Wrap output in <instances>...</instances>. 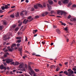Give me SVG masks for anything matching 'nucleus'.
I'll return each mask as SVG.
<instances>
[{"label": "nucleus", "mask_w": 76, "mask_h": 76, "mask_svg": "<svg viewBox=\"0 0 76 76\" xmlns=\"http://www.w3.org/2000/svg\"><path fill=\"white\" fill-rule=\"evenodd\" d=\"M59 65L61 67H62V64H59Z\"/></svg>", "instance_id": "nucleus-57"}, {"label": "nucleus", "mask_w": 76, "mask_h": 76, "mask_svg": "<svg viewBox=\"0 0 76 76\" xmlns=\"http://www.w3.org/2000/svg\"><path fill=\"white\" fill-rule=\"evenodd\" d=\"M22 24V22H20V23L18 24V26H21V25Z\"/></svg>", "instance_id": "nucleus-37"}, {"label": "nucleus", "mask_w": 76, "mask_h": 76, "mask_svg": "<svg viewBox=\"0 0 76 76\" xmlns=\"http://www.w3.org/2000/svg\"><path fill=\"white\" fill-rule=\"evenodd\" d=\"M10 17H11V18H13L15 17V15H10Z\"/></svg>", "instance_id": "nucleus-31"}, {"label": "nucleus", "mask_w": 76, "mask_h": 76, "mask_svg": "<svg viewBox=\"0 0 76 76\" xmlns=\"http://www.w3.org/2000/svg\"><path fill=\"white\" fill-rule=\"evenodd\" d=\"M61 25H63L64 26H66V23H62Z\"/></svg>", "instance_id": "nucleus-40"}, {"label": "nucleus", "mask_w": 76, "mask_h": 76, "mask_svg": "<svg viewBox=\"0 0 76 76\" xmlns=\"http://www.w3.org/2000/svg\"><path fill=\"white\" fill-rule=\"evenodd\" d=\"M28 67V69L30 70L31 73L32 74V75H34V74H35V72H34V70L32 69V68H31V66L30 65Z\"/></svg>", "instance_id": "nucleus-1"}, {"label": "nucleus", "mask_w": 76, "mask_h": 76, "mask_svg": "<svg viewBox=\"0 0 76 76\" xmlns=\"http://www.w3.org/2000/svg\"><path fill=\"white\" fill-rule=\"evenodd\" d=\"M18 51H20V53L22 54V48H21L20 49V48H19Z\"/></svg>", "instance_id": "nucleus-12"}, {"label": "nucleus", "mask_w": 76, "mask_h": 76, "mask_svg": "<svg viewBox=\"0 0 76 76\" xmlns=\"http://www.w3.org/2000/svg\"><path fill=\"white\" fill-rule=\"evenodd\" d=\"M19 16V12H17L16 14L15 15V16L16 17H18Z\"/></svg>", "instance_id": "nucleus-17"}, {"label": "nucleus", "mask_w": 76, "mask_h": 76, "mask_svg": "<svg viewBox=\"0 0 76 76\" xmlns=\"http://www.w3.org/2000/svg\"><path fill=\"white\" fill-rule=\"evenodd\" d=\"M25 12V11H22V12L20 13V16H23L24 15V14L23 13V12Z\"/></svg>", "instance_id": "nucleus-14"}, {"label": "nucleus", "mask_w": 76, "mask_h": 76, "mask_svg": "<svg viewBox=\"0 0 76 76\" xmlns=\"http://www.w3.org/2000/svg\"><path fill=\"white\" fill-rule=\"evenodd\" d=\"M1 8L2 10H4L5 9V7L4 6H2L1 7Z\"/></svg>", "instance_id": "nucleus-24"}, {"label": "nucleus", "mask_w": 76, "mask_h": 76, "mask_svg": "<svg viewBox=\"0 0 76 76\" xmlns=\"http://www.w3.org/2000/svg\"><path fill=\"white\" fill-rule=\"evenodd\" d=\"M64 74H65L66 75H67V76H72V74H68V72L67 71H66L65 72H64Z\"/></svg>", "instance_id": "nucleus-5"}, {"label": "nucleus", "mask_w": 76, "mask_h": 76, "mask_svg": "<svg viewBox=\"0 0 76 76\" xmlns=\"http://www.w3.org/2000/svg\"><path fill=\"white\" fill-rule=\"evenodd\" d=\"M56 31L58 34H60V29H58L56 30Z\"/></svg>", "instance_id": "nucleus-13"}, {"label": "nucleus", "mask_w": 76, "mask_h": 76, "mask_svg": "<svg viewBox=\"0 0 76 76\" xmlns=\"http://www.w3.org/2000/svg\"><path fill=\"white\" fill-rule=\"evenodd\" d=\"M47 6L48 8V10H49V11H50V10L51 9V6L49 5L48 4H47Z\"/></svg>", "instance_id": "nucleus-7"}, {"label": "nucleus", "mask_w": 76, "mask_h": 76, "mask_svg": "<svg viewBox=\"0 0 76 76\" xmlns=\"http://www.w3.org/2000/svg\"><path fill=\"white\" fill-rule=\"evenodd\" d=\"M68 23L69 24V25H73V23H69V22H68Z\"/></svg>", "instance_id": "nucleus-49"}, {"label": "nucleus", "mask_w": 76, "mask_h": 76, "mask_svg": "<svg viewBox=\"0 0 76 76\" xmlns=\"http://www.w3.org/2000/svg\"><path fill=\"white\" fill-rule=\"evenodd\" d=\"M3 37L4 38L5 41H6L8 39V38H7V36L6 35H4Z\"/></svg>", "instance_id": "nucleus-10"}, {"label": "nucleus", "mask_w": 76, "mask_h": 76, "mask_svg": "<svg viewBox=\"0 0 76 76\" xmlns=\"http://www.w3.org/2000/svg\"><path fill=\"white\" fill-rule=\"evenodd\" d=\"M63 13H64V15H66L67 14V13L65 12H63Z\"/></svg>", "instance_id": "nucleus-41"}, {"label": "nucleus", "mask_w": 76, "mask_h": 76, "mask_svg": "<svg viewBox=\"0 0 76 76\" xmlns=\"http://www.w3.org/2000/svg\"><path fill=\"white\" fill-rule=\"evenodd\" d=\"M70 20L72 22L73 21V18H71L70 19Z\"/></svg>", "instance_id": "nucleus-48"}, {"label": "nucleus", "mask_w": 76, "mask_h": 76, "mask_svg": "<svg viewBox=\"0 0 76 76\" xmlns=\"http://www.w3.org/2000/svg\"><path fill=\"white\" fill-rule=\"evenodd\" d=\"M54 13V11H52L50 12L51 14H53Z\"/></svg>", "instance_id": "nucleus-60"}, {"label": "nucleus", "mask_w": 76, "mask_h": 76, "mask_svg": "<svg viewBox=\"0 0 76 76\" xmlns=\"http://www.w3.org/2000/svg\"><path fill=\"white\" fill-rule=\"evenodd\" d=\"M43 5L44 7H46V4H45V3H44Z\"/></svg>", "instance_id": "nucleus-34"}, {"label": "nucleus", "mask_w": 76, "mask_h": 76, "mask_svg": "<svg viewBox=\"0 0 76 76\" xmlns=\"http://www.w3.org/2000/svg\"><path fill=\"white\" fill-rule=\"evenodd\" d=\"M14 50V48H13L11 47V48H10L8 49V50L9 51H10L11 52H12V51H13Z\"/></svg>", "instance_id": "nucleus-11"}, {"label": "nucleus", "mask_w": 76, "mask_h": 76, "mask_svg": "<svg viewBox=\"0 0 76 76\" xmlns=\"http://www.w3.org/2000/svg\"><path fill=\"white\" fill-rule=\"evenodd\" d=\"M21 41H22L21 40H17V43H20V42H21Z\"/></svg>", "instance_id": "nucleus-26"}, {"label": "nucleus", "mask_w": 76, "mask_h": 76, "mask_svg": "<svg viewBox=\"0 0 76 76\" xmlns=\"http://www.w3.org/2000/svg\"><path fill=\"white\" fill-rule=\"evenodd\" d=\"M34 10H35V9H34V8L32 7L31 8V12H33Z\"/></svg>", "instance_id": "nucleus-33"}, {"label": "nucleus", "mask_w": 76, "mask_h": 76, "mask_svg": "<svg viewBox=\"0 0 76 76\" xmlns=\"http://www.w3.org/2000/svg\"><path fill=\"white\" fill-rule=\"evenodd\" d=\"M21 34H22V32H18V35H19Z\"/></svg>", "instance_id": "nucleus-45"}, {"label": "nucleus", "mask_w": 76, "mask_h": 76, "mask_svg": "<svg viewBox=\"0 0 76 76\" xmlns=\"http://www.w3.org/2000/svg\"><path fill=\"white\" fill-rule=\"evenodd\" d=\"M25 38H26L25 41H28V37H27L26 36Z\"/></svg>", "instance_id": "nucleus-43"}, {"label": "nucleus", "mask_w": 76, "mask_h": 76, "mask_svg": "<svg viewBox=\"0 0 76 76\" xmlns=\"http://www.w3.org/2000/svg\"><path fill=\"white\" fill-rule=\"evenodd\" d=\"M71 18V15H69V16H68L67 18L68 19H70Z\"/></svg>", "instance_id": "nucleus-46"}, {"label": "nucleus", "mask_w": 76, "mask_h": 76, "mask_svg": "<svg viewBox=\"0 0 76 76\" xmlns=\"http://www.w3.org/2000/svg\"><path fill=\"white\" fill-rule=\"evenodd\" d=\"M58 4L60 5L61 4V2H60V1H59Z\"/></svg>", "instance_id": "nucleus-63"}, {"label": "nucleus", "mask_w": 76, "mask_h": 76, "mask_svg": "<svg viewBox=\"0 0 76 76\" xmlns=\"http://www.w3.org/2000/svg\"><path fill=\"white\" fill-rule=\"evenodd\" d=\"M34 8H35L36 9H38V7L37 6V5H34Z\"/></svg>", "instance_id": "nucleus-28"}, {"label": "nucleus", "mask_w": 76, "mask_h": 76, "mask_svg": "<svg viewBox=\"0 0 76 76\" xmlns=\"http://www.w3.org/2000/svg\"><path fill=\"white\" fill-rule=\"evenodd\" d=\"M36 55V54L35 53H32V56H35Z\"/></svg>", "instance_id": "nucleus-59"}, {"label": "nucleus", "mask_w": 76, "mask_h": 76, "mask_svg": "<svg viewBox=\"0 0 76 76\" xmlns=\"http://www.w3.org/2000/svg\"><path fill=\"white\" fill-rule=\"evenodd\" d=\"M64 30L65 31H67L68 30V27H66L64 28Z\"/></svg>", "instance_id": "nucleus-29"}, {"label": "nucleus", "mask_w": 76, "mask_h": 76, "mask_svg": "<svg viewBox=\"0 0 76 76\" xmlns=\"http://www.w3.org/2000/svg\"><path fill=\"white\" fill-rule=\"evenodd\" d=\"M23 66H24V64L23 63H22L19 65V68L20 69H22L23 67Z\"/></svg>", "instance_id": "nucleus-6"}, {"label": "nucleus", "mask_w": 76, "mask_h": 76, "mask_svg": "<svg viewBox=\"0 0 76 76\" xmlns=\"http://www.w3.org/2000/svg\"><path fill=\"white\" fill-rule=\"evenodd\" d=\"M4 52H7L8 51V50L7 49H6L5 50H4Z\"/></svg>", "instance_id": "nucleus-52"}, {"label": "nucleus", "mask_w": 76, "mask_h": 76, "mask_svg": "<svg viewBox=\"0 0 76 76\" xmlns=\"http://www.w3.org/2000/svg\"><path fill=\"white\" fill-rule=\"evenodd\" d=\"M76 5L75 4H74L72 5V7H76Z\"/></svg>", "instance_id": "nucleus-50"}, {"label": "nucleus", "mask_w": 76, "mask_h": 76, "mask_svg": "<svg viewBox=\"0 0 76 76\" xmlns=\"http://www.w3.org/2000/svg\"><path fill=\"white\" fill-rule=\"evenodd\" d=\"M16 25L14 24L12 26V28H16Z\"/></svg>", "instance_id": "nucleus-30"}, {"label": "nucleus", "mask_w": 76, "mask_h": 76, "mask_svg": "<svg viewBox=\"0 0 76 76\" xmlns=\"http://www.w3.org/2000/svg\"><path fill=\"white\" fill-rule=\"evenodd\" d=\"M11 64H13L14 66H15V63L14 62H12L10 63Z\"/></svg>", "instance_id": "nucleus-32"}, {"label": "nucleus", "mask_w": 76, "mask_h": 76, "mask_svg": "<svg viewBox=\"0 0 76 76\" xmlns=\"http://www.w3.org/2000/svg\"><path fill=\"white\" fill-rule=\"evenodd\" d=\"M67 71L68 72V74H74V72L73 70H71V69H69L67 70Z\"/></svg>", "instance_id": "nucleus-2"}, {"label": "nucleus", "mask_w": 76, "mask_h": 76, "mask_svg": "<svg viewBox=\"0 0 76 76\" xmlns=\"http://www.w3.org/2000/svg\"><path fill=\"white\" fill-rule=\"evenodd\" d=\"M72 3H69L68 5H69V6H70V5H72Z\"/></svg>", "instance_id": "nucleus-61"}, {"label": "nucleus", "mask_w": 76, "mask_h": 76, "mask_svg": "<svg viewBox=\"0 0 76 76\" xmlns=\"http://www.w3.org/2000/svg\"><path fill=\"white\" fill-rule=\"evenodd\" d=\"M28 73H29V75H31V76H33L32 74V73H31V72H29Z\"/></svg>", "instance_id": "nucleus-42"}, {"label": "nucleus", "mask_w": 76, "mask_h": 76, "mask_svg": "<svg viewBox=\"0 0 76 76\" xmlns=\"http://www.w3.org/2000/svg\"><path fill=\"white\" fill-rule=\"evenodd\" d=\"M38 7H41L42 8H43L42 5L40 4H38Z\"/></svg>", "instance_id": "nucleus-19"}, {"label": "nucleus", "mask_w": 76, "mask_h": 76, "mask_svg": "<svg viewBox=\"0 0 76 76\" xmlns=\"http://www.w3.org/2000/svg\"><path fill=\"white\" fill-rule=\"evenodd\" d=\"M59 70H60V68H57L56 69V71L57 72H58Z\"/></svg>", "instance_id": "nucleus-39"}, {"label": "nucleus", "mask_w": 76, "mask_h": 76, "mask_svg": "<svg viewBox=\"0 0 76 76\" xmlns=\"http://www.w3.org/2000/svg\"><path fill=\"white\" fill-rule=\"evenodd\" d=\"M57 14H60L61 15H63V11H57Z\"/></svg>", "instance_id": "nucleus-4"}, {"label": "nucleus", "mask_w": 76, "mask_h": 76, "mask_svg": "<svg viewBox=\"0 0 76 76\" xmlns=\"http://www.w3.org/2000/svg\"><path fill=\"white\" fill-rule=\"evenodd\" d=\"M15 31H18V28H16L15 29Z\"/></svg>", "instance_id": "nucleus-56"}, {"label": "nucleus", "mask_w": 76, "mask_h": 76, "mask_svg": "<svg viewBox=\"0 0 76 76\" xmlns=\"http://www.w3.org/2000/svg\"><path fill=\"white\" fill-rule=\"evenodd\" d=\"M18 70H20V71H23V69H18Z\"/></svg>", "instance_id": "nucleus-51"}, {"label": "nucleus", "mask_w": 76, "mask_h": 76, "mask_svg": "<svg viewBox=\"0 0 76 76\" xmlns=\"http://www.w3.org/2000/svg\"><path fill=\"white\" fill-rule=\"evenodd\" d=\"M39 18V17L38 16V15H36L35 16V18L36 19H38V18Z\"/></svg>", "instance_id": "nucleus-35"}, {"label": "nucleus", "mask_w": 76, "mask_h": 76, "mask_svg": "<svg viewBox=\"0 0 76 76\" xmlns=\"http://www.w3.org/2000/svg\"><path fill=\"white\" fill-rule=\"evenodd\" d=\"M16 39H20L21 38L19 37H18L16 38Z\"/></svg>", "instance_id": "nucleus-36"}, {"label": "nucleus", "mask_w": 76, "mask_h": 76, "mask_svg": "<svg viewBox=\"0 0 76 76\" xmlns=\"http://www.w3.org/2000/svg\"><path fill=\"white\" fill-rule=\"evenodd\" d=\"M3 26H0V30H2L3 29Z\"/></svg>", "instance_id": "nucleus-27"}, {"label": "nucleus", "mask_w": 76, "mask_h": 76, "mask_svg": "<svg viewBox=\"0 0 76 76\" xmlns=\"http://www.w3.org/2000/svg\"><path fill=\"white\" fill-rule=\"evenodd\" d=\"M34 71L35 72H39V70L38 69H34Z\"/></svg>", "instance_id": "nucleus-23"}, {"label": "nucleus", "mask_w": 76, "mask_h": 76, "mask_svg": "<svg viewBox=\"0 0 76 76\" xmlns=\"http://www.w3.org/2000/svg\"><path fill=\"white\" fill-rule=\"evenodd\" d=\"M24 14L25 15H27V11H25Z\"/></svg>", "instance_id": "nucleus-47"}, {"label": "nucleus", "mask_w": 76, "mask_h": 76, "mask_svg": "<svg viewBox=\"0 0 76 76\" xmlns=\"http://www.w3.org/2000/svg\"><path fill=\"white\" fill-rule=\"evenodd\" d=\"M16 44H12L11 46V48H12V47H16Z\"/></svg>", "instance_id": "nucleus-20"}, {"label": "nucleus", "mask_w": 76, "mask_h": 76, "mask_svg": "<svg viewBox=\"0 0 76 76\" xmlns=\"http://www.w3.org/2000/svg\"><path fill=\"white\" fill-rule=\"evenodd\" d=\"M28 21H29V20H27L26 21V19H25L23 21V23H24V24H26V23L28 22Z\"/></svg>", "instance_id": "nucleus-8"}, {"label": "nucleus", "mask_w": 76, "mask_h": 76, "mask_svg": "<svg viewBox=\"0 0 76 76\" xmlns=\"http://www.w3.org/2000/svg\"><path fill=\"white\" fill-rule=\"evenodd\" d=\"M13 61V59H7L6 61V63H11V62H12Z\"/></svg>", "instance_id": "nucleus-3"}, {"label": "nucleus", "mask_w": 76, "mask_h": 76, "mask_svg": "<svg viewBox=\"0 0 76 76\" xmlns=\"http://www.w3.org/2000/svg\"><path fill=\"white\" fill-rule=\"evenodd\" d=\"M0 68L1 69H4V66L3 65H1L0 66Z\"/></svg>", "instance_id": "nucleus-18"}, {"label": "nucleus", "mask_w": 76, "mask_h": 76, "mask_svg": "<svg viewBox=\"0 0 76 76\" xmlns=\"http://www.w3.org/2000/svg\"><path fill=\"white\" fill-rule=\"evenodd\" d=\"M27 67H28V66H27V65L26 64L25 65V69H27Z\"/></svg>", "instance_id": "nucleus-38"}, {"label": "nucleus", "mask_w": 76, "mask_h": 76, "mask_svg": "<svg viewBox=\"0 0 76 76\" xmlns=\"http://www.w3.org/2000/svg\"><path fill=\"white\" fill-rule=\"evenodd\" d=\"M76 19L75 18H73V21H76Z\"/></svg>", "instance_id": "nucleus-64"}, {"label": "nucleus", "mask_w": 76, "mask_h": 76, "mask_svg": "<svg viewBox=\"0 0 76 76\" xmlns=\"http://www.w3.org/2000/svg\"><path fill=\"white\" fill-rule=\"evenodd\" d=\"M7 54H4V57H2L1 58H2V59H4V57H7Z\"/></svg>", "instance_id": "nucleus-16"}, {"label": "nucleus", "mask_w": 76, "mask_h": 76, "mask_svg": "<svg viewBox=\"0 0 76 76\" xmlns=\"http://www.w3.org/2000/svg\"><path fill=\"white\" fill-rule=\"evenodd\" d=\"M72 70H73V71H76V69L75 68H73L72 69Z\"/></svg>", "instance_id": "nucleus-44"}, {"label": "nucleus", "mask_w": 76, "mask_h": 76, "mask_svg": "<svg viewBox=\"0 0 76 76\" xmlns=\"http://www.w3.org/2000/svg\"><path fill=\"white\" fill-rule=\"evenodd\" d=\"M68 0H64V3L66 4V3H67V1Z\"/></svg>", "instance_id": "nucleus-25"}, {"label": "nucleus", "mask_w": 76, "mask_h": 76, "mask_svg": "<svg viewBox=\"0 0 76 76\" xmlns=\"http://www.w3.org/2000/svg\"><path fill=\"white\" fill-rule=\"evenodd\" d=\"M42 16H45V15H44V13H42Z\"/></svg>", "instance_id": "nucleus-62"}, {"label": "nucleus", "mask_w": 76, "mask_h": 76, "mask_svg": "<svg viewBox=\"0 0 76 76\" xmlns=\"http://www.w3.org/2000/svg\"><path fill=\"white\" fill-rule=\"evenodd\" d=\"M17 47H18L19 46H20V44L19 43L17 44Z\"/></svg>", "instance_id": "nucleus-53"}, {"label": "nucleus", "mask_w": 76, "mask_h": 76, "mask_svg": "<svg viewBox=\"0 0 76 76\" xmlns=\"http://www.w3.org/2000/svg\"><path fill=\"white\" fill-rule=\"evenodd\" d=\"M5 9H9V7H8L7 5H5Z\"/></svg>", "instance_id": "nucleus-21"}, {"label": "nucleus", "mask_w": 76, "mask_h": 76, "mask_svg": "<svg viewBox=\"0 0 76 76\" xmlns=\"http://www.w3.org/2000/svg\"><path fill=\"white\" fill-rule=\"evenodd\" d=\"M19 63L18 62H15V66L16 65H19Z\"/></svg>", "instance_id": "nucleus-22"}, {"label": "nucleus", "mask_w": 76, "mask_h": 76, "mask_svg": "<svg viewBox=\"0 0 76 76\" xmlns=\"http://www.w3.org/2000/svg\"><path fill=\"white\" fill-rule=\"evenodd\" d=\"M3 25H7V22H6V21L4 20L3 21Z\"/></svg>", "instance_id": "nucleus-15"}, {"label": "nucleus", "mask_w": 76, "mask_h": 76, "mask_svg": "<svg viewBox=\"0 0 76 76\" xmlns=\"http://www.w3.org/2000/svg\"><path fill=\"white\" fill-rule=\"evenodd\" d=\"M31 18H32V17H31V16H30L28 18V19H31Z\"/></svg>", "instance_id": "nucleus-55"}, {"label": "nucleus", "mask_w": 76, "mask_h": 76, "mask_svg": "<svg viewBox=\"0 0 76 76\" xmlns=\"http://www.w3.org/2000/svg\"><path fill=\"white\" fill-rule=\"evenodd\" d=\"M48 2H49V4L50 5H52V4H53V1H52L51 0H49Z\"/></svg>", "instance_id": "nucleus-9"}, {"label": "nucleus", "mask_w": 76, "mask_h": 76, "mask_svg": "<svg viewBox=\"0 0 76 76\" xmlns=\"http://www.w3.org/2000/svg\"><path fill=\"white\" fill-rule=\"evenodd\" d=\"M3 63H4V66H6L7 65V64H6V62H4Z\"/></svg>", "instance_id": "nucleus-58"}, {"label": "nucleus", "mask_w": 76, "mask_h": 76, "mask_svg": "<svg viewBox=\"0 0 76 76\" xmlns=\"http://www.w3.org/2000/svg\"><path fill=\"white\" fill-rule=\"evenodd\" d=\"M3 11L2 10H0V13H3Z\"/></svg>", "instance_id": "nucleus-54"}]
</instances>
